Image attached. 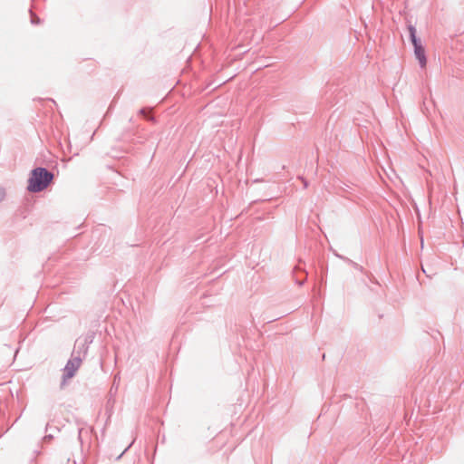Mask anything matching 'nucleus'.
<instances>
[{"instance_id": "1", "label": "nucleus", "mask_w": 464, "mask_h": 464, "mask_svg": "<svg viewBox=\"0 0 464 464\" xmlns=\"http://www.w3.org/2000/svg\"><path fill=\"white\" fill-rule=\"evenodd\" d=\"M53 179V175L45 169H36L32 172L29 179L28 189L32 192H38L44 189Z\"/></svg>"}, {"instance_id": "2", "label": "nucleus", "mask_w": 464, "mask_h": 464, "mask_svg": "<svg viewBox=\"0 0 464 464\" xmlns=\"http://www.w3.org/2000/svg\"><path fill=\"white\" fill-rule=\"evenodd\" d=\"M409 32L411 43L414 46V54L419 61L420 65L421 68L426 67L427 59L425 56V50L423 46L420 44V41L416 37V29L413 26H409Z\"/></svg>"}]
</instances>
